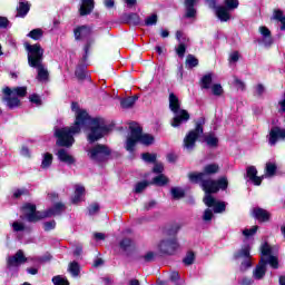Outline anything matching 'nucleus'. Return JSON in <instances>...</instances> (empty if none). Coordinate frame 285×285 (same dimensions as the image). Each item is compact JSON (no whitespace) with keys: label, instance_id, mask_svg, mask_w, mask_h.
Returning <instances> with one entry per match:
<instances>
[{"label":"nucleus","instance_id":"23","mask_svg":"<svg viewBox=\"0 0 285 285\" xmlns=\"http://www.w3.org/2000/svg\"><path fill=\"white\" fill-rule=\"evenodd\" d=\"M215 14L223 23H226V21H230L232 19L230 11L224 6H218L215 10Z\"/></svg>","mask_w":285,"mask_h":285},{"label":"nucleus","instance_id":"25","mask_svg":"<svg viewBox=\"0 0 285 285\" xmlns=\"http://www.w3.org/2000/svg\"><path fill=\"white\" fill-rule=\"evenodd\" d=\"M264 275H266V261L262 259L254 271L253 279H264Z\"/></svg>","mask_w":285,"mask_h":285},{"label":"nucleus","instance_id":"36","mask_svg":"<svg viewBox=\"0 0 285 285\" xmlns=\"http://www.w3.org/2000/svg\"><path fill=\"white\" fill-rule=\"evenodd\" d=\"M157 21H159V17L157 16V13H151L145 19V26H157Z\"/></svg>","mask_w":285,"mask_h":285},{"label":"nucleus","instance_id":"39","mask_svg":"<svg viewBox=\"0 0 285 285\" xmlns=\"http://www.w3.org/2000/svg\"><path fill=\"white\" fill-rule=\"evenodd\" d=\"M155 186H166L168 184V178L165 175H159L153 179Z\"/></svg>","mask_w":285,"mask_h":285},{"label":"nucleus","instance_id":"8","mask_svg":"<svg viewBox=\"0 0 285 285\" xmlns=\"http://www.w3.org/2000/svg\"><path fill=\"white\" fill-rule=\"evenodd\" d=\"M110 148L106 145H96L87 150L89 159L95 161V164H102V161H107L108 157H110Z\"/></svg>","mask_w":285,"mask_h":285},{"label":"nucleus","instance_id":"60","mask_svg":"<svg viewBox=\"0 0 285 285\" xmlns=\"http://www.w3.org/2000/svg\"><path fill=\"white\" fill-rule=\"evenodd\" d=\"M99 213V204H92L89 206V215H97Z\"/></svg>","mask_w":285,"mask_h":285},{"label":"nucleus","instance_id":"43","mask_svg":"<svg viewBox=\"0 0 285 285\" xmlns=\"http://www.w3.org/2000/svg\"><path fill=\"white\" fill-rule=\"evenodd\" d=\"M212 92L215 97H222L224 95V88L219 83L212 86Z\"/></svg>","mask_w":285,"mask_h":285},{"label":"nucleus","instance_id":"33","mask_svg":"<svg viewBox=\"0 0 285 285\" xmlns=\"http://www.w3.org/2000/svg\"><path fill=\"white\" fill-rule=\"evenodd\" d=\"M277 171V165L275 163H267L265 167V177H273L275 173Z\"/></svg>","mask_w":285,"mask_h":285},{"label":"nucleus","instance_id":"35","mask_svg":"<svg viewBox=\"0 0 285 285\" xmlns=\"http://www.w3.org/2000/svg\"><path fill=\"white\" fill-rule=\"evenodd\" d=\"M27 37H30V39H33L35 41H39L41 37H43V30L42 29H33L31 30Z\"/></svg>","mask_w":285,"mask_h":285},{"label":"nucleus","instance_id":"22","mask_svg":"<svg viewBox=\"0 0 285 285\" xmlns=\"http://www.w3.org/2000/svg\"><path fill=\"white\" fill-rule=\"evenodd\" d=\"M82 3L79 8L80 17H86L95 10V0H81Z\"/></svg>","mask_w":285,"mask_h":285},{"label":"nucleus","instance_id":"63","mask_svg":"<svg viewBox=\"0 0 285 285\" xmlns=\"http://www.w3.org/2000/svg\"><path fill=\"white\" fill-rule=\"evenodd\" d=\"M21 195H26V189H16V190H13L14 199H19V197H21Z\"/></svg>","mask_w":285,"mask_h":285},{"label":"nucleus","instance_id":"20","mask_svg":"<svg viewBox=\"0 0 285 285\" xmlns=\"http://www.w3.org/2000/svg\"><path fill=\"white\" fill-rule=\"evenodd\" d=\"M57 157L59 161H61L62 164H66L67 166H72V164L77 161L75 157L70 155V153H68V150L66 149H59L57 151Z\"/></svg>","mask_w":285,"mask_h":285},{"label":"nucleus","instance_id":"58","mask_svg":"<svg viewBox=\"0 0 285 285\" xmlns=\"http://www.w3.org/2000/svg\"><path fill=\"white\" fill-rule=\"evenodd\" d=\"M8 26H10V20L3 16H0V28L6 29Z\"/></svg>","mask_w":285,"mask_h":285},{"label":"nucleus","instance_id":"50","mask_svg":"<svg viewBox=\"0 0 285 285\" xmlns=\"http://www.w3.org/2000/svg\"><path fill=\"white\" fill-rule=\"evenodd\" d=\"M20 155L30 159V157H32V151H30V148H28L27 146H22L20 149Z\"/></svg>","mask_w":285,"mask_h":285},{"label":"nucleus","instance_id":"44","mask_svg":"<svg viewBox=\"0 0 285 285\" xmlns=\"http://www.w3.org/2000/svg\"><path fill=\"white\" fill-rule=\"evenodd\" d=\"M142 161H146L147 164H154L156 161L157 156L155 154L145 153L141 155Z\"/></svg>","mask_w":285,"mask_h":285},{"label":"nucleus","instance_id":"37","mask_svg":"<svg viewBox=\"0 0 285 285\" xmlns=\"http://www.w3.org/2000/svg\"><path fill=\"white\" fill-rule=\"evenodd\" d=\"M169 279L175 285H184V279H181L178 272H171L169 275Z\"/></svg>","mask_w":285,"mask_h":285},{"label":"nucleus","instance_id":"54","mask_svg":"<svg viewBox=\"0 0 285 285\" xmlns=\"http://www.w3.org/2000/svg\"><path fill=\"white\" fill-rule=\"evenodd\" d=\"M76 77L78 79H86V69H83V67H78L76 69Z\"/></svg>","mask_w":285,"mask_h":285},{"label":"nucleus","instance_id":"1","mask_svg":"<svg viewBox=\"0 0 285 285\" xmlns=\"http://www.w3.org/2000/svg\"><path fill=\"white\" fill-rule=\"evenodd\" d=\"M71 110L76 117L73 125L71 127H63L55 130L58 146H63L65 148L72 147V144H75V135H79L81 130H87V139L89 144H95V141L104 139V137L110 132V127L106 125L104 118L91 119L88 111L81 109L79 104L72 102Z\"/></svg>","mask_w":285,"mask_h":285},{"label":"nucleus","instance_id":"17","mask_svg":"<svg viewBox=\"0 0 285 285\" xmlns=\"http://www.w3.org/2000/svg\"><path fill=\"white\" fill-rule=\"evenodd\" d=\"M76 41H81L83 39H88L92 33V29L88 26H79L73 30Z\"/></svg>","mask_w":285,"mask_h":285},{"label":"nucleus","instance_id":"56","mask_svg":"<svg viewBox=\"0 0 285 285\" xmlns=\"http://www.w3.org/2000/svg\"><path fill=\"white\" fill-rule=\"evenodd\" d=\"M234 83L238 90H245L246 85L239 78H234Z\"/></svg>","mask_w":285,"mask_h":285},{"label":"nucleus","instance_id":"12","mask_svg":"<svg viewBox=\"0 0 285 285\" xmlns=\"http://www.w3.org/2000/svg\"><path fill=\"white\" fill-rule=\"evenodd\" d=\"M28 262V258H26V255H23V250L19 249L14 256H10L7 259V267L9 271H14V268H19L21 264H26Z\"/></svg>","mask_w":285,"mask_h":285},{"label":"nucleus","instance_id":"31","mask_svg":"<svg viewBox=\"0 0 285 285\" xmlns=\"http://www.w3.org/2000/svg\"><path fill=\"white\" fill-rule=\"evenodd\" d=\"M257 230H259V226L255 225L250 228H244L242 230V235L245 237V239H250V237H254L256 235Z\"/></svg>","mask_w":285,"mask_h":285},{"label":"nucleus","instance_id":"64","mask_svg":"<svg viewBox=\"0 0 285 285\" xmlns=\"http://www.w3.org/2000/svg\"><path fill=\"white\" fill-rule=\"evenodd\" d=\"M255 92H256L257 97H262L265 92V88L262 85H257Z\"/></svg>","mask_w":285,"mask_h":285},{"label":"nucleus","instance_id":"13","mask_svg":"<svg viewBox=\"0 0 285 285\" xmlns=\"http://www.w3.org/2000/svg\"><path fill=\"white\" fill-rule=\"evenodd\" d=\"M261 252L263 257H267V264H269L272 268H279L277 256L273 255V247H271L268 243H265L261 246Z\"/></svg>","mask_w":285,"mask_h":285},{"label":"nucleus","instance_id":"9","mask_svg":"<svg viewBox=\"0 0 285 285\" xmlns=\"http://www.w3.org/2000/svg\"><path fill=\"white\" fill-rule=\"evenodd\" d=\"M219 171V166L217 164H209L204 167L203 173H191L188 175L189 180L194 184L202 181V188H204V181H213V179H206L208 175H215Z\"/></svg>","mask_w":285,"mask_h":285},{"label":"nucleus","instance_id":"30","mask_svg":"<svg viewBox=\"0 0 285 285\" xmlns=\"http://www.w3.org/2000/svg\"><path fill=\"white\" fill-rule=\"evenodd\" d=\"M17 12V17H26L30 12V4L28 2H20Z\"/></svg>","mask_w":285,"mask_h":285},{"label":"nucleus","instance_id":"49","mask_svg":"<svg viewBox=\"0 0 285 285\" xmlns=\"http://www.w3.org/2000/svg\"><path fill=\"white\" fill-rule=\"evenodd\" d=\"M180 229H181V226H179V224L173 225V226L167 230V235L175 236V235H177V233H179Z\"/></svg>","mask_w":285,"mask_h":285},{"label":"nucleus","instance_id":"6","mask_svg":"<svg viewBox=\"0 0 285 285\" xmlns=\"http://www.w3.org/2000/svg\"><path fill=\"white\" fill-rule=\"evenodd\" d=\"M169 109L174 112V118L170 122L173 128H179L181 124H186L190 119V114L186 109H181L179 98L175 94L169 95Z\"/></svg>","mask_w":285,"mask_h":285},{"label":"nucleus","instance_id":"24","mask_svg":"<svg viewBox=\"0 0 285 285\" xmlns=\"http://www.w3.org/2000/svg\"><path fill=\"white\" fill-rule=\"evenodd\" d=\"M86 195V187L82 185L75 186V193L71 198L72 204H79V202H83V197Z\"/></svg>","mask_w":285,"mask_h":285},{"label":"nucleus","instance_id":"18","mask_svg":"<svg viewBox=\"0 0 285 285\" xmlns=\"http://www.w3.org/2000/svg\"><path fill=\"white\" fill-rule=\"evenodd\" d=\"M197 0H185V17L186 19H195L197 17Z\"/></svg>","mask_w":285,"mask_h":285},{"label":"nucleus","instance_id":"55","mask_svg":"<svg viewBox=\"0 0 285 285\" xmlns=\"http://www.w3.org/2000/svg\"><path fill=\"white\" fill-rule=\"evenodd\" d=\"M12 228L14 233H21V230H24L26 226H23V223L14 222Z\"/></svg>","mask_w":285,"mask_h":285},{"label":"nucleus","instance_id":"14","mask_svg":"<svg viewBox=\"0 0 285 285\" xmlns=\"http://www.w3.org/2000/svg\"><path fill=\"white\" fill-rule=\"evenodd\" d=\"M235 259H245L240 265V268L243 271H246V268H250V246L247 245L238 250L235 254Z\"/></svg>","mask_w":285,"mask_h":285},{"label":"nucleus","instance_id":"29","mask_svg":"<svg viewBox=\"0 0 285 285\" xmlns=\"http://www.w3.org/2000/svg\"><path fill=\"white\" fill-rule=\"evenodd\" d=\"M137 99H139L137 96L127 97L120 100L121 108H132L135 104H137Z\"/></svg>","mask_w":285,"mask_h":285},{"label":"nucleus","instance_id":"27","mask_svg":"<svg viewBox=\"0 0 285 285\" xmlns=\"http://www.w3.org/2000/svg\"><path fill=\"white\" fill-rule=\"evenodd\" d=\"M68 273H70L71 277H79V273H81V266H79V263L71 262L68 266Z\"/></svg>","mask_w":285,"mask_h":285},{"label":"nucleus","instance_id":"57","mask_svg":"<svg viewBox=\"0 0 285 285\" xmlns=\"http://www.w3.org/2000/svg\"><path fill=\"white\" fill-rule=\"evenodd\" d=\"M203 219L205 222H210V219H213V210L212 209H205L204 215H203Z\"/></svg>","mask_w":285,"mask_h":285},{"label":"nucleus","instance_id":"28","mask_svg":"<svg viewBox=\"0 0 285 285\" xmlns=\"http://www.w3.org/2000/svg\"><path fill=\"white\" fill-rule=\"evenodd\" d=\"M205 142L210 148H217V145L219 144V139L217 138V136H215V134H207L205 135Z\"/></svg>","mask_w":285,"mask_h":285},{"label":"nucleus","instance_id":"40","mask_svg":"<svg viewBox=\"0 0 285 285\" xmlns=\"http://www.w3.org/2000/svg\"><path fill=\"white\" fill-rule=\"evenodd\" d=\"M274 19H276V21H279L282 23L281 30H285V16L284 12L277 10L274 12Z\"/></svg>","mask_w":285,"mask_h":285},{"label":"nucleus","instance_id":"41","mask_svg":"<svg viewBox=\"0 0 285 285\" xmlns=\"http://www.w3.org/2000/svg\"><path fill=\"white\" fill-rule=\"evenodd\" d=\"M170 193L174 199H181L184 197V189L181 187H173Z\"/></svg>","mask_w":285,"mask_h":285},{"label":"nucleus","instance_id":"4","mask_svg":"<svg viewBox=\"0 0 285 285\" xmlns=\"http://www.w3.org/2000/svg\"><path fill=\"white\" fill-rule=\"evenodd\" d=\"M129 130L130 134L125 144V148L128 153H135L137 144H142L144 146H151V144H155V137L150 134H142L141 127L137 122H131L129 125Z\"/></svg>","mask_w":285,"mask_h":285},{"label":"nucleus","instance_id":"16","mask_svg":"<svg viewBox=\"0 0 285 285\" xmlns=\"http://www.w3.org/2000/svg\"><path fill=\"white\" fill-rule=\"evenodd\" d=\"M279 139H285V129L273 127L269 131L268 141L271 146H275Z\"/></svg>","mask_w":285,"mask_h":285},{"label":"nucleus","instance_id":"26","mask_svg":"<svg viewBox=\"0 0 285 285\" xmlns=\"http://www.w3.org/2000/svg\"><path fill=\"white\" fill-rule=\"evenodd\" d=\"M52 154L50 153H45L42 155V161L40 165V168H42V170H48V168H50V166H52Z\"/></svg>","mask_w":285,"mask_h":285},{"label":"nucleus","instance_id":"3","mask_svg":"<svg viewBox=\"0 0 285 285\" xmlns=\"http://www.w3.org/2000/svg\"><path fill=\"white\" fill-rule=\"evenodd\" d=\"M24 48L28 52V63L30 68H36L38 75L37 79L41 83H46L50 77V73L48 72V68H46V65H43V52L41 45H30L24 43Z\"/></svg>","mask_w":285,"mask_h":285},{"label":"nucleus","instance_id":"46","mask_svg":"<svg viewBox=\"0 0 285 285\" xmlns=\"http://www.w3.org/2000/svg\"><path fill=\"white\" fill-rule=\"evenodd\" d=\"M194 262H195V253L188 252L186 257L184 258V264L186 266H190L194 264Z\"/></svg>","mask_w":285,"mask_h":285},{"label":"nucleus","instance_id":"11","mask_svg":"<svg viewBox=\"0 0 285 285\" xmlns=\"http://www.w3.org/2000/svg\"><path fill=\"white\" fill-rule=\"evenodd\" d=\"M2 92L4 95L2 101H4L6 106L9 107L10 110H14V108H19V106H21V100L12 94V89H10V87H4Z\"/></svg>","mask_w":285,"mask_h":285},{"label":"nucleus","instance_id":"19","mask_svg":"<svg viewBox=\"0 0 285 285\" xmlns=\"http://www.w3.org/2000/svg\"><path fill=\"white\" fill-rule=\"evenodd\" d=\"M246 175H247L249 181L254 184V186H262L264 176H262V177L257 176V168L255 166L247 167Z\"/></svg>","mask_w":285,"mask_h":285},{"label":"nucleus","instance_id":"62","mask_svg":"<svg viewBox=\"0 0 285 285\" xmlns=\"http://www.w3.org/2000/svg\"><path fill=\"white\" fill-rule=\"evenodd\" d=\"M144 259H145V262H153V259H155V254H154V252H147V253L144 255Z\"/></svg>","mask_w":285,"mask_h":285},{"label":"nucleus","instance_id":"47","mask_svg":"<svg viewBox=\"0 0 285 285\" xmlns=\"http://www.w3.org/2000/svg\"><path fill=\"white\" fill-rule=\"evenodd\" d=\"M119 246L122 250H128L130 246H132V240L130 238H124L120 243Z\"/></svg>","mask_w":285,"mask_h":285},{"label":"nucleus","instance_id":"53","mask_svg":"<svg viewBox=\"0 0 285 285\" xmlns=\"http://www.w3.org/2000/svg\"><path fill=\"white\" fill-rule=\"evenodd\" d=\"M176 52H177L178 57H180L183 59L184 55H186V45L180 42L178 48L176 49Z\"/></svg>","mask_w":285,"mask_h":285},{"label":"nucleus","instance_id":"21","mask_svg":"<svg viewBox=\"0 0 285 285\" xmlns=\"http://www.w3.org/2000/svg\"><path fill=\"white\" fill-rule=\"evenodd\" d=\"M252 215L255 217V219H258V222H268L271 219V213L261 207H255L252 210Z\"/></svg>","mask_w":285,"mask_h":285},{"label":"nucleus","instance_id":"61","mask_svg":"<svg viewBox=\"0 0 285 285\" xmlns=\"http://www.w3.org/2000/svg\"><path fill=\"white\" fill-rule=\"evenodd\" d=\"M153 171L156 173L157 175L164 173V164L157 163V164L154 166Z\"/></svg>","mask_w":285,"mask_h":285},{"label":"nucleus","instance_id":"38","mask_svg":"<svg viewBox=\"0 0 285 285\" xmlns=\"http://www.w3.org/2000/svg\"><path fill=\"white\" fill-rule=\"evenodd\" d=\"M52 284L53 285H70V282H68V278L58 275L52 277Z\"/></svg>","mask_w":285,"mask_h":285},{"label":"nucleus","instance_id":"15","mask_svg":"<svg viewBox=\"0 0 285 285\" xmlns=\"http://www.w3.org/2000/svg\"><path fill=\"white\" fill-rule=\"evenodd\" d=\"M258 32L261 38L257 39V43H262V46H265V48H271V45L273 43V35L271 33V29L262 26L258 28Z\"/></svg>","mask_w":285,"mask_h":285},{"label":"nucleus","instance_id":"45","mask_svg":"<svg viewBox=\"0 0 285 285\" xmlns=\"http://www.w3.org/2000/svg\"><path fill=\"white\" fill-rule=\"evenodd\" d=\"M186 65L189 68H195V67L199 66V60H197V58H195L193 55H189V56H187Z\"/></svg>","mask_w":285,"mask_h":285},{"label":"nucleus","instance_id":"32","mask_svg":"<svg viewBox=\"0 0 285 285\" xmlns=\"http://www.w3.org/2000/svg\"><path fill=\"white\" fill-rule=\"evenodd\" d=\"M223 7L229 12H233V10H237L239 8V0H224Z\"/></svg>","mask_w":285,"mask_h":285},{"label":"nucleus","instance_id":"7","mask_svg":"<svg viewBox=\"0 0 285 285\" xmlns=\"http://www.w3.org/2000/svg\"><path fill=\"white\" fill-rule=\"evenodd\" d=\"M156 248L160 255H175L179 250V240L176 236L165 237L157 243Z\"/></svg>","mask_w":285,"mask_h":285},{"label":"nucleus","instance_id":"34","mask_svg":"<svg viewBox=\"0 0 285 285\" xmlns=\"http://www.w3.org/2000/svg\"><path fill=\"white\" fill-rule=\"evenodd\" d=\"M213 83V75L207 73L202 78V88H205V90L210 89V85Z\"/></svg>","mask_w":285,"mask_h":285},{"label":"nucleus","instance_id":"59","mask_svg":"<svg viewBox=\"0 0 285 285\" xmlns=\"http://www.w3.org/2000/svg\"><path fill=\"white\" fill-rule=\"evenodd\" d=\"M229 61L230 63H237L239 61V52L234 51L229 55Z\"/></svg>","mask_w":285,"mask_h":285},{"label":"nucleus","instance_id":"5","mask_svg":"<svg viewBox=\"0 0 285 285\" xmlns=\"http://www.w3.org/2000/svg\"><path fill=\"white\" fill-rule=\"evenodd\" d=\"M22 210L26 219L29 222H39V219H43L46 217H57V215H61V213L66 210V205H63V203H57L45 213H41L37 212V206L33 204H26Z\"/></svg>","mask_w":285,"mask_h":285},{"label":"nucleus","instance_id":"2","mask_svg":"<svg viewBox=\"0 0 285 285\" xmlns=\"http://www.w3.org/2000/svg\"><path fill=\"white\" fill-rule=\"evenodd\" d=\"M228 188V178L222 177L218 180H206L203 183V190L205 191L204 204L208 208H214V213H225L226 203L219 202L210 195L212 193H218V190H226Z\"/></svg>","mask_w":285,"mask_h":285},{"label":"nucleus","instance_id":"51","mask_svg":"<svg viewBox=\"0 0 285 285\" xmlns=\"http://www.w3.org/2000/svg\"><path fill=\"white\" fill-rule=\"evenodd\" d=\"M29 101L31 104H35L36 106H41V97L39 95H36V94L31 95L29 97Z\"/></svg>","mask_w":285,"mask_h":285},{"label":"nucleus","instance_id":"52","mask_svg":"<svg viewBox=\"0 0 285 285\" xmlns=\"http://www.w3.org/2000/svg\"><path fill=\"white\" fill-rule=\"evenodd\" d=\"M146 188H148V183L141 181L136 185L135 190L136 193H142L144 190H146Z\"/></svg>","mask_w":285,"mask_h":285},{"label":"nucleus","instance_id":"48","mask_svg":"<svg viewBox=\"0 0 285 285\" xmlns=\"http://www.w3.org/2000/svg\"><path fill=\"white\" fill-rule=\"evenodd\" d=\"M56 227H57V222L55 220L43 223V228L46 232L55 230Z\"/></svg>","mask_w":285,"mask_h":285},{"label":"nucleus","instance_id":"42","mask_svg":"<svg viewBox=\"0 0 285 285\" xmlns=\"http://www.w3.org/2000/svg\"><path fill=\"white\" fill-rule=\"evenodd\" d=\"M11 92L16 97H26V95L28 94V88L18 87V88H14L13 90L11 89Z\"/></svg>","mask_w":285,"mask_h":285},{"label":"nucleus","instance_id":"10","mask_svg":"<svg viewBox=\"0 0 285 285\" xmlns=\"http://www.w3.org/2000/svg\"><path fill=\"white\" fill-rule=\"evenodd\" d=\"M204 135V128L202 125H197L194 130H190L184 138L183 146L187 153H193L195 150V144H197V139L199 136Z\"/></svg>","mask_w":285,"mask_h":285}]
</instances>
